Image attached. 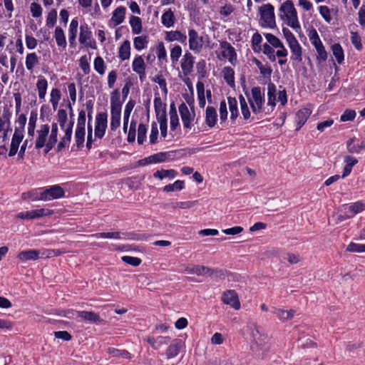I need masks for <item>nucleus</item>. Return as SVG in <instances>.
Listing matches in <instances>:
<instances>
[{
    "label": "nucleus",
    "instance_id": "obj_24",
    "mask_svg": "<svg viewBox=\"0 0 365 365\" xmlns=\"http://www.w3.org/2000/svg\"><path fill=\"white\" fill-rule=\"evenodd\" d=\"M312 111L309 108H304L297 111L296 114L295 121L297 123V130H299L307 122L308 118L311 115Z\"/></svg>",
    "mask_w": 365,
    "mask_h": 365
},
{
    "label": "nucleus",
    "instance_id": "obj_27",
    "mask_svg": "<svg viewBox=\"0 0 365 365\" xmlns=\"http://www.w3.org/2000/svg\"><path fill=\"white\" fill-rule=\"evenodd\" d=\"M48 86V81L44 76H40L38 77V81L36 82V89L40 100H45Z\"/></svg>",
    "mask_w": 365,
    "mask_h": 365
},
{
    "label": "nucleus",
    "instance_id": "obj_10",
    "mask_svg": "<svg viewBox=\"0 0 365 365\" xmlns=\"http://www.w3.org/2000/svg\"><path fill=\"white\" fill-rule=\"evenodd\" d=\"M40 195L41 201H50L63 197L65 195L63 189L59 185H54L48 187H43Z\"/></svg>",
    "mask_w": 365,
    "mask_h": 365
},
{
    "label": "nucleus",
    "instance_id": "obj_20",
    "mask_svg": "<svg viewBox=\"0 0 365 365\" xmlns=\"http://www.w3.org/2000/svg\"><path fill=\"white\" fill-rule=\"evenodd\" d=\"M205 121L209 128L215 127L217 121V113L215 107L208 106L206 108Z\"/></svg>",
    "mask_w": 365,
    "mask_h": 365
},
{
    "label": "nucleus",
    "instance_id": "obj_5",
    "mask_svg": "<svg viewBox=\"0 0 365 365\" xmlns=\"http://www.w3.org/2000/svg\"><path fill=\"white\" fill-rule=\"evenodd\" d=\"M50 132V126L48 124H41L38 125L36 131L35 130V148L39 150L45 148V153H47L48 150V137Z\"/></svg>",
    "mask_w": 365,
    "mask_h": 365
},
{
    "label": "nucleus",
    "instance_id": "obj_15",
    "mask_svg": "<svg viewBox=\"0 0 365 365\" xmlns=\"http://www.w3.org/2000/svg\"><path fill=\"white\" fill-rule=\"evenodd\" d=\"M24 137V135L23 133V130L15 128L10 145V149L9 152V157L14 156L17 153L20 143L22 142Z\"/></svg>",
    "mask_w": 365,
    "mask_h": 365
},
{
    "label": "nucleus",
    "instance_id": "obj_53",
    "mask_svg": "<svg viewBox=\"0 0 365 365\" xmlns=\"http://www.w3.org/2000/svg\"><path fill=\"white\" fill-rule=\"evenodd\" d=\"M90 59L86 55L82 56L79 59V66L84 74H88L91 71Z\"/></svg>",
    "mask_w": 365,
    "mask_h": 365
},
{
    "label": "nucleus",
    "instance_id": "obj_35",
    "mask_svg": "<svg viewBox=\"0 0 365 365\" xmlns=\"http://www.w3.org/2000/svg\"><path fill=\"white\" fill-rule=\"evenodd\" d=\"M58 127L57 123H53L48 137V150H51L58 141Z\"/></svg>",
    "mask_w": 365,
    "mask_h": 365
},
{
    "label": "nucleus",
    "instance_id": "obj_23",
    "mask_svg": "<svg viewBox=\"0 0 365 365\" xmlns=\"http://www.w3.org/2000/svg\"><path fill=\"white\" fill-rule=\"evenodd\" d=\"M126 9L124 6H118L113 11L110 19V23L114 26L122 24L125 19Z\"/></svg>",
    "mask_w": 365,
    "mask_h": 365
},
{
    "label": "nucleus",
    "instance_id": "obj_54",
    "mask_svg": "<svg viewBox=\"0 0 365 365\" xmlns=\"http://www.w3.org/2000/svg\"><path fill=\"white\" fill-rule=\"evenodd\" d=\"M57 21V11L51 9L46 16V25L48 28H53L56 24Z\"/></svg>",
    "mask_w": 365,
    "mask_h": 365
},
{
    "label": "nucleus",
    "instance_id": "obj_48",
    "mask_svg": "<svg viewBox=\"0 0 365 365\" xmlns=\"http://www.w3.org/2000/svg\"><path fill=\"white\" fill-rule=\"evenodd\" d=\"M96 238H110L115 240H125V237H123L122 234L119 232H98L91 235Z\"/></svg>",
    "mask_w": 365,
    "mask_h": 365
},
{
    "label": "nucleus",
    "instance_id": "obj_33",
    "mask_svg": "<svg viewBox=\"0 0 365 365\" xmlns=\"http://www.w3.org/2000/svg\"><path fill=\"white\" fill-rule=\"evenodd\" d=\"M223 78L227 85L230 87H234L235 86V71L230 66H225L222 71Z\"/></svg>",
    "mask_w": 365,
    "mask_h": 365
},
{
    "label": "nucleus",
    "instance_id": "obj_19",
    "mask_svg": "<svg viewBox=\"0 0 365 365\" xmlns=\"http://www.w3.org/2000/svg\"><path fill=\"white\" fill-rule=\"evenodd\" d=\"M183 272L190 274H197L198 276L212 274V271L211 269L205 266L200 265L187 266L185 268Z\"/></svg>",
    "mask_w": 365,
    "mask_h": 365
},
{
    "label": "nucleus",
    "instance_id": "obj_39",
    "mask_svg": "<svg viewBox=\"0 0 365 365\" xmlns=\"http://www.w3.org/2000/svg\"><path fill=\"white\" fill-rule=\"evenodd\" d=\"M177 175H178L177 171H175L173 169H170V170L162 169L160 170H157L153 174V177L155 178H158L159 180H163L166 178H170V179H173Z\"/></svg>",
    "mask_w": 365,
    "mask_h": 365
},
{
    "label": "nucleus",
    "instance_id": "obj_26",
    "mask_svg": "<svg viewBox=\"0 0 365 365\" xmlns=\"http://www.w3.org/2000/svg\"><path fill=\"white\" fill-rule=\"evenodd\" d=\"M165 39L168 42L178 41L184 43L186 42L187 36L180 31H170L165 32Z\"/></svg>",
    "mask_w": 365,
    "mask_h": 365
},
{
    "label": "nucleus",
    "instance_id": "obj_37",
    "mask_svg": "<svg viewBox=\"0 0 365 365\" xmlns=\"http://www.w3.org/2000/svg\"><path fill=\"white\" fill-rule=\"evenodd\" d=\"M129 24L133 34H139L142 32V20L140 17L131 16L129 19Z\"/></svg>",
    "mask_w": 365,
    "mask_h": 365
},
{
    "label": "nucleus",
    "instance_id": "obj_17",
    "mask_svg": "<svg viewBox=\"0 0 365 365\" xmlns=\"http://www.w3.org/2000/svg\"><path fill=\"white\" fill-rule=\"evenodd\" d=\"M41 251L38 250H28L20 252L17 258L21 262H26L28 261H36L41 257Z\"/></svg>",
    "mask_w": 365,
    "mask_h": 365
},
{
    "label": "nucleus",
    "instance_id": "obj_6",
    "mask_svg": "<svg viewBox=\"0 0 365 365\" xmlns=\"http://www.w3.org/2000/svg\"><path fill=\"white\" fill-rule=\"evenodd\" d=\"M259 14L262 26L272 28L275 26L274 8L271 4H265L261 6Z\"/></svg>",
    "mask_w": 365,
    "mask_h": 365
},
{
    "label": "nucleus",
    "instance_id": "obj_47",
    "mask_svg": "<svg viewBox=\"0 0 365 365\" xmlns=\"http://www.w3.org/2000/svg\"><path fill=\"white\" fill-rule=\"evenodd\" d=\"M147 341L151 345L153 348H154L155 349H158L161 346V345L167 344L168 338L161 336L157 338L148 336L147 338Z\"/></svg>",
    "mask_w": 365,
    "mask_h": 365
},
{
    "label": "nucleus",
    "instance_id": "obj_3",
    "mask_svg": "<svg viewBox=\"0 0 365 365\" xmlns=\"http://www.w3.org/2000/svg\"><path fill=\"white\" fill-rule=\"evenodd\" d=\"M245 96L255 115H259L264 112V89L255 86L250 93L245 92Z\"/></svg>",
    "mask_w": 365,
    "mask_h": 365
},
{
    "label": "nucleus",
    "instance_id": "obj_58",
    "mask_svg": "<svg viewBox=\"0 0 365 365\" xmlns=\"http://www.w3.org/2000/svg\"><path fill=\"white\" fill-rule=\"evenodd\" d=\"M158 133L159 131L158 124L155 122H153L151 124V131L149 136V140L150 144L153 145L157 143Z\"/></svg>",
    "mask_w": 365,
    "mask_h": 365
},
{
    "label": "nucleus",
    "instance_id": "obj_13",
    "mask_svg": "<svg viewBox=\"0 0 365 365\" xmlns=\"http://www.w3.org/2000/svg\"><path fill=\"white\" fill-rule=\"evenodd\" d=\"M222 301L223 303L230 305L235 310L240 309V302L238 295L235 290L230 289L223 292L222 295Z\"/></svg>",
    "mask_w": 365,
    "mask_h": 365
},
{
    "label": "nucleus",
    "instance_id": "obj_61",
    "mask_svg": "<svg viewBox=\"0 0 365 365\" xmlns=\"http://www.w3.org/2000/svg\"><path fill=\"white\" fill-rule=\"evenodd\" d=\"M123 237H125V239H129L132 240L137 241H143L146 240L148 239V236L145 234H139L135 232H130L127 234H122Z\"/></svg>",
    "mask_w": 365,
    "mask_h": 365
},
{
    "label": "nucleus",
    "instance_id": "obj_30",
    "mask_svg": "<svg viewBox=\"0 0 365 365\" xmlns=\"http://www.w3.org/2000/svg\"><path fill=\"white\" fill-rule=\"evenodd\" d=\"M276 86L273 83H269L267 85V106L271 108L272 110L276 106Z\"/></svg>",
    "mask_w": 365,
    "mask_h": 365
},
{
    "label": "nucleus",
    "instance_id": "obj_63",
    "mask_svg": "<svg viewBox=\"0 0 365 365\" xmlns=\"http://www.w3.org/2000/svg\"><path fill=\"white\" fill-rule=\"evenodd\" d=\"M25 42L27 48L30 50L36 48L38 44V41L36 40V38L30 34H26Z\"/></svg>",
    "mask_w": 365,
    "mask_h": 365
},
{
    "label": "nucleus",
    "instance_id": "obj_18",
    "mask_svg": "<svg viewBox=\"0 0 365 365\" xmlns=\"http://www.w3.org/2000/svg\"><path fill=\"white\" fill-rule=\"evenodd\" d=\"M70 312L72 314V316L66 315L67 318L71 319L76 317L91 322H97L101 321L99 315L93 312L79 311Z\"/></svg>",
    "mask_w": 365,
    "mask_h": 365
},
{
    "label": "nucleus",
    "instance_id": "obj_38",
    "mask_svg": "<svg viewBox=\"0 0 365 365\" xmlns=\"http://www.w3.org/2000/svg\"><path fill=\"white\" fill-rule=\"evenodd\" d=\"M130 56V43L129 41H125L119 48L118 57L122 60H128Z\"/></svg>",
    "mask_w": 365,
    "mask_h": 365
},
{
    "label": "nucleus",
    "instance_id": "obj_57",
    "mask_svg": "<svg viewBox=\"0 0 365 365\" xmlns=\"http://www.w3.org/2000/svg\"><path fill=\"white\" fill-rule=\"evenodd\" d=\"M265 38L267 42L274 48H279L282 46V41L274 35L272 34H265Z\"/></svg>",
    "mask_w": 365,
    "mask_h": 365
},
{
    "label": "nucleus",
    "instance_id": "obj_43",
    "mask_svg": "<svg viewBox=\"0 0 365 365\" xmlns=\"http://www.w3.org/2000/svg\"><path fill=\"white\" fill-rule=\"evenodd\" d=\"M11 114L8 109L4 108L1 116H0V133L6 130L10 126Z\"/></svg>",
    "mask_w": 365,
    "mask_h": 365
},
{
    "label": "nucleus",
    "instance_id": "obj_55",
    "mask_svg": "<svg viewBox=\"0 0 365 365\" xmlns=\"http://www.w3.org/2000/svg\"><path fill=\"white\" fill-rule=\"evenodd\" d=\"M156 55L160 61H167V52L163 42H159L157 44Z\"/></svg>",
    "mask_w": 365,
    "mask_h": 365
},
{
    "label": "nucleus",
    "instance_id": "obj_14",
    "mask_svg": "<svg viewBox=\"0 0 365 365\" xmlns=\"http://www.w3.org/2000/svg\"><path fill=\"white\" fill-rule=\"evenodd\" d=\"M132 69L136 73L139 79L141 82H143L146 78V65L145 63L144 59L141 56H137L134 58L132 62Z\"/></svg>",
    "mask_w": 365,
    "mask_h": 365
},
{
    "label": "nucleus",
    "instance_id": "obj_40",
    "mask_svg": "<svg viewBox=\"0 0 365 365\" xmlns=\"http://www.w3.org/2000/svg\"><path fill=\"white\" fill-rule=\"evenodd\" d=\"M274 314L277 317V318L282 321H287L291 319L294 317L295 314V311L294 309L284 310L282 309H276L274 310Z\"/></svg>",
    "mask_w": 365,
    "mask_h": 365
},
{
    "label": "nucleus",
    "instance_id": "obj_64",
    "mask_svg": "<svg viewBox=\"0 0 365 365\" xmlns=\"http://www.w3.org/2000/svg\"><path fill=\"white\" fill-rule=\"evenodd\" d=\"M356 112L354 110H346L340 117L341 122L353 120L356 117Z\"/></svg>",
    "mask_w": 365,
    "mask_h": 365
},
{
    "label": "nucleus",
    "instance_id": "obj_8",
    "mask_svg": "<svg viewBox=\"0 0 365 365\" xmlns=\"http://www.w3.org/2000/svg\"><path fill=\"white\" fill-rule=\"evenodd\" d=\"M78 41L85 47L92 49L96 48V42L93 38L92 31L86 23H83L80 26Z\"/></svg>",
    "mask_w": 365,
    "mask_h": 365
},
{
    "label": "nucleus",
    "instance_id": "obj_59",
    "mask_svg": "<svg viewBox=\"0 0 365 365\" xmlns=\"http://www.w3.org/2000/svg\"><path fill=\"white\" fill-rule=\"evenodd\" d=\"M318 9L320 15L322 16L324 21L327 23H330L332 18L329 8L327 6H319Z\"/></svg>",
    "mask_w": 365,
    "mask_h": 365
},
{
    "label": "nucleus",
    "instance_id": "obj_46",
    "mask_svg": "<svg viewBox=\"0 0 365 365\" xmlns=\"http://www.w3.org/2000/svg\"><path fill=\"white\" fill-rule=\"evenodd\" d=\"M331 51L339 64L342 63L344 59V51L339 43H334L331 46Z\"/></svg>",
    "mask_w": 365,
    "mask_h": 365
},
{
    "label": "nucleus",
    "instance_id": "obj_22",
    "mask_svg": "<svg viewBox=\"0 0 365 365\" xmlns=\"http://www.w3.org/2000/svg\"><path fill=\"white\" fill-rule=\"evenodd\" d=\"M40 63V56L35 52L29 53L26 56L25 65L26 69L32 73L34 69Z\"/></svg>",
    "mask_w": 365,
    "mask_h": 365
},
{
    "label": "nucleus",
    "instance_id": "obj_16",
    "mask_svg": "<svg viewBox=\"0 0 365 365\" xmlns=\"http://www.w3.org/2000/svg\"><path fill=\"white\" fill-rule=\"evenodd\" d=\"M194 63L195 57L190 52L186 51L183 55L180 63L181 69L185 76H188L192 73Z\"/></svg>",
    "mask_w": 365,
    "mask_h": 365
},
{
    "label": "nucleus",
    "instance_id": "obj_28",
    "mask_svg": "<svg viewBox=\"0 0 365 365\" xmlns=\"http://www.w3.org/2000/svg\"><path fill=\"white\" fill-rule=\"evenodd\" d=\"M53 38L56 42L57 46L62 49H65L67 46L66 35L63 29L60 26H56L55 29Z\"/></svg>",
    "mask_w": 365,
    "mask_h": 365
},
{
    "label": "nucleus",
    "instance_id": "obj_62",
    "mask_svg": "<svg viewBox=\"0 0 365 365\" xmlns=\"http://www.w3.org/2000/svg\"><path fill=\"white\" fill-rule=\"evenodd\" d=\"M30 11L32 16L34 18H38L42 15V8L40 4L33 2L30 6Z\"/></svg>",
    "mask_w": 365,
    "mask_h": 365
},
{
    "label": "nucleus",
    "instance_id": "obj_29",
    "mask_svg": "<svg viewBox=\"0 0 365 365\" xmlns=\"http://www.w3.org/2000/svg\"><path fill=\"white\" fill-rule=\"evenodd\" d=\"M28 220H35L42 217L50 216L53 213V211L49 209H37L26 211Z\"/></svg>",
    "mask_w": 365,
    "mask_h": 365
},
{
    "label": "nucleus",
    "instance_id": "obj_7",
    "mask_svg": "<svg viewBox=\"0 0 365 365\" xmlns=\"http://www.w3.org/2000/svg\"><path fill=\"white\" fill-rule=\"evenodd\" d=\"M190 109L185 103H182L179 107L178 110L181 117L184 128L190 130L192 126V123L195 118V112L194 109L193 102L190 103Z\"/></svg>",
    "mask_w": 365,
    "mask_h": 365
},
{
    "label": "nucleus",
    "instance_id": "obj_25",
    "mask_svg": "<svg viewBox=\"0 0 365 365\" xmlns=\"http://www.w3.org/2000/svg\"><path fill=\"white\" fill-rule=\"evenodd\" d=\"M291 51V59L299 63L302 61V48L298 41L288 45Z\"/></svg>",
    "mask_w": 365,
    "mask_h": 365
},
{
    "label": "nucleus",
    "instance_id": "obj_42",
    "mask_svg": "<svg viewBox=\"0 0 365 365\" xmlns=\"http://www.w3.org/2000/svg\"><path fill=\"white\" fill-rule=\"evenodd\" d=\"M134 106L135 102L133 101H129L125 107L123 116V130L125 133L127 131L130 115Z\"/></svg>",
    "mask_w": 365,
    "mask_h": 365
},
{
    "label": "nucleus",
    "instance_id": "obj_21",
    "mask_svg": "<svg viewBox=\"0 0 365 365\" xmlns=\"http://www.w3.org/2000/svg\"><path fill=\"white\" fill-rule=\"evenodd\" d=\"M153 103L157 119L167 118L166 105L162 101L159 96H155Z\"/></svg>",
    "mask_w": 365,
    "mask_h": 365
},
{
    "label": "nucleus",
    "instance_id": "obj_9",
    "mask_svg": "<svg viewBox=\"0 0 365 365\" xmlns=\"http://www.w3.org/2000/svg\"><path fill=\"white\" fill-rule=\"evenodd\" d=\"M188 44L190 50L195 53H199L202 50L204 45L203 37L200 36L194 29L188 30Z\"/></svg>",
    "mask_w": 365,
    "mask_h": 365
},
{
    "label": "nucleus",
    "instance_id": "obj_34",
    "mask_svg": "<svg viewBox=\"0 0 365 365\" xmlns=\"http://www.w3.org/2000/svg\"><path fill=\"white\" fill-rule=\"evenodd\" d=\"M37 119V113L36 112H31L27 128L28 137L31 139L34 138Z\"/></svg>",
    "mask_w": 365,
    "mask_h": 365
},
{
    "label": "nucleus",
    "instance_id": "obj_36",
    "mask_svg": "<svg viewBox=\"0 0 365 365\" xmlns=\"http://www.w3.org/2000/svg\"><path fill=\"white\" fill-rule=\"evenodd\" d=\"M170 125L172 130H176L179 126V118L174 103H172L170 106Z\"/></svg>",
    "mask_w": 365,
    "mask_h": 365
},
{
    "label": "nucleus",
    "instance_id": "obj_4",
    "mask_svg": "<svg viewBox=\"0 0 365 365\" xmlns=\"http://www.w3.org/2000/svg\"><path fill=\"white\" fill-rule=\"evenodd\" d=\"M227 105L230 112V119L235 120L239 116L238 104L237 99L234 97H227V103L223 100L220 103L219 113L221 123L227 120L228 111Z\"/></svg>",
    "mask_w": 365,
    "mask_h": 365
},
{
    "label": "nucleus",
    "instance_id": "obj_51",
    "mask_svg": "<svg viewBox=\"0 0 365 365\" xmlns=\"http://www.w3.org/2000/svg\"><path fill=\"white\" fill-rule=\"evenodd\" d=\"M93 67L95 71L99 73L100 75H103L105 73L106 66L104 61L101 56H97L94 59Z\"/></svg>",
    "mask_w": 365,
    "mask_h": 365
},
{
    "label": "nucleus",
    "instance_id": "obj_2",
    "mask_svg": "<svg viewBox=\"0 0 365 365\" xmlns=\"http://www.w3.org/2000/svg\"><path fill=\"white\" fill-rule=\"evenodd\" d=\"M57 121L59 125L64 131V135L61 138L58 144V149L61 150L66 147H68L71 141L73 134V127L74 122L73 120L68 121V115L64 109H60L57 113Z\"/></svg>",
    "mask_w": 365,
    "mask_h": 365
},
{
    "label": "nucleus",
    "instance_id": "obj_31",
    "mask_svg": "<svg viewBox=\"0 0 365 365\" xmlns=\"http://www.w3.org/2000/svg\"><path fill=\"white\" fill-rule=\"evenodd\" d=\"M347 150L350 153H359L365 148V141L356 144L355 139L351 138L346 143Z\"/></svg>",
    "mask_w": 365,
    "mask_h": 365
},
{
    "label": "nucleus",
    "instance_id": "obj_12",
    "mask_svg": "<svg viewBox=\"0 0 365 365\" xmlns=\"http://www.w3.org/2000/svg\"><path fill=\"white\" fill-rule=\"evenodd\" d=\"M220 46L222 49V57L227 58L232 65L235 66L237 62V53L235 48L226 41H221Z\"/></svg>",
    "mask_w": 365,
    "mask_h": 365
},
{
    "label": "nucleus",
    "instance_id": "obj_45",
    "mask_svg": "<svg viewBox=\"0 0 365 365\" xmlns=\"http://www.w3.org/2000/svg\"><path fill=\"white\" fill-rule=\"evenodd\" d=\"M235 8L230 4H227L220 7L219 13L221 17V19L226 22L227 21V18L234 12Z\"/></svg>",
    "mask_w": 365,
    "mask_h": 365
},
{
    "label": "nucleus",
    "instance_id": "obj_60",
    "mask_svg": "<svg viewBox=\"0 0 365 365\" xmlns=\"http://www.w3.org/2000/svg\"><path fill=\"white\" fill-rule=\"evenodd\" d=\"M364 244L351 242L347 245L346 250L350 252H364Z\"/></svg>",
    "mask_w": 365,
    "mask_h": 365
},
{
    "label": "nucleus",
    "instance_id": "obj_49",
    "mask_svg": "<svg viewBox=\"0 0 365 365\" xmlns=\"http://www.w3.org/2000/svg\"><path fill=\"white\" fill-rule=\"evenodd\" d=\"M185 187V182L182 180H178L173 184H169L163 187L165 192H175L182 190Z\"/></svg>",
    "mask_w": 365,
    "mask_h": 365
},
{
    "label": "nucleus",
    "instance_id": "obj_41",
    "mask_svg": "<svg viewBox=\"0 0 365 365\" xmlns=\"http://www.w3.org/2000/svg\"><path fill=\"white\" fill-rule=\"evenodd\" d=\"M61 98V91L57 88H53L50 92V103L52 105L53 110L57 109Z\"/></svg>",
    "mask_w": 365,
    "mask_h": 365
},
{
    "label": "nucleus",
    "instance_id": "obj_32",
    "mask_svg": "<svg viewBox=\"0 0 365 365\" xmlns=\"http://www.w3.org/2000/svg\"><path fill=\"white\" fill-rule=\"evenodd\" d=\"M175 18L173 12L170 9L165 11L161 16V22L166 28H170L173 26L175 24Z\"/></svg>",
    "mask_w": 365,
    "mask_h": 365
},
{
    "label": "nucleus",
    "instance_id": "obj_52",
    "mask_svg": "<svg viewBox=\"0 0 365 365\" xmlns=\"http://www.w3.org/2000/svg\"><path fill=\"white\" fill-rule=\"evenodd\" d=\"M147 138V126L143 123H140L138 128V143L143 144Z\"/></svg>",
    "mask_w": 365,
    "mask_h": 365
},
{
    "label": "nucleus",
    "instance_id": "obj_11",
    "mask_svg": "<svg viewBox=\"0 0 365 365\" xmlns=\"http://www.w3.org/2000/svg\"><path fill=\"white\" fill-rule=\"evenodd\" d=\"M108 124V114L100 113L96 117L95 136L101 139L105 133Z\"/></svg>",
    "mask_w": 365,
    "mask_h": 365
},
{
    "label": "nucleus",
    "instance_id": "obj_44",
    "mask_svg": "<svg viewBox=\"0 0 365 365\" xmlns=\"http://www.w3.org/2000/svg\"><path fill=\"white\" fill-rule=\"evenodd\" d=\"M86 129L76 128L74 134L75 143L77 148H81L85 141Z\"/></svg>",
    "mask_w": 365,
    "mask_h": 365
},
{
    "label": "nucleus",
    "instance_id": "obj_56",
    "mask_svg": "<svg viewBox=\"0 0 365 365\" xmlns=\"http://www.w3.org/2000/svg\"><path fill=\"white\" fill-rule=\"evenodd\" d=\"M182 48L179 45H175L173 48L170 50V60L173 63H176L180 57L182 55Z\"/></svg>",
    "mask_w": 365,
    "mask_h": 365
},
{
    "label": "nucleus",
    "instance_id": "obj_50",
    "mask_svg": "<svg viewBox=\"0 0 365 365\" xmlns=\"http://www.w3.org/2000/svg\"><path fill=\"white\" fill-rule=\"evenodd\" d=\"M148 43V37L146 36H140L135 37L133 39V45L136 50L141 51L147 47Z\"/></svg>",
    "mask_w": 365,
    "mask_h": 365
},
{
    "label": "nucleus",
    "instance_id": "obj_1",
    "mask_svg": "<svg viewBox=\"0 0 365 365\" xmlns=\"http://www.w3.org/2000/svg\"><path fill=\"white\" fill-rule=\"evenodd\" d=\"M278 16L283 24L293 29L297 33L301 31L297 11L291 0H286L280 4Z\"/></svg>",
    "mask_w": 365,
    "mask_h": 365
}]
</instances>
